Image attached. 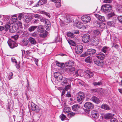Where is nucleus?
Segmentation results:
<instances>
[{"mask_svg":"<svg viewBox=\"0 0 122 122\" xmlns=\"http://www.w3.org/2000/svg\"><path fill=\"white\" fill-rule=\"evenodd\" d=\"M101 9L102 11L106 13H108L112 11V6L109 4L102 5V6Z\"/></svg>","mask_w":122,"mask_h":122,"instance_id":"f257e3e1","label":"nucleus"},{"mask_svg":"<svg viewBox=\"0 0 122 122\" xmlns=\"http://www.w3.org/2000/svg\"><path fill=\"white\" fill-rule=\"evenodd\" d=\"M74 64L73 61H67L65 63V67H70V68H68L67 70H69V72H72L75 70V68L71 67L74 65Z\"/></svg>","mask_w":122,"mask_h":122,"instance_id":"f03ea898","label":"nucleus"},{"mask_svg":"<svg viewBox=\"0 0 122 122\" xmlns=\"http://www.w3.org/2000/svg\"><path fill=\"white\" fill-rule=\"evenodd\" d=\"M85 97L84 93L82 92H79L78 94V96L77 97V101L80 102V103L81 104L83 101Z\"/></svg>","mask_w":122,"mask_h":122,"instance_id":"7ed1b4c3","label":"nucleus"},{"mask_svg":"<svg viewBox=\"0 0 122 122\" xmlns=\"http://www.w3.org/2000/svg\"><path fill=\"white\" fill-rule=\"evenodd\" d=\"M83 48L82 46L81 45H78L75 48V51L77 54H80L82 52Z\"/></svg>","mask_w":122,"mask_h":122,"instance_id":"20e7f679","label":"nucleus"},{"mask_svg":"<svg viewBox=\"0 0 122 122\" xmlns=\"http://www.w3.org/2000/svg\"><path fill=\"white\" fill-rule=\"evenodd\" d=\"M91 41L92 45L95 46L98 44L99 40L97 37L95 36H94L91 38Z\"/></svg>","mask_w":122,"mask_h":122,"instance_id":"39448f33","label":"nucleus"},{"mask_svg":"<svg viewBox=\"0 0 122 122\" xmlns=\"http://www.w3.org/2000/svg\"><path fill=\"white\" fill-rule=\"evenodd\" d=\"M7 43L9 46L11 48H13L17 46V43L11 39H9L7 41Z\"/></svg>","mask_w":122,"mask_h":122,"instance_id":"423d86ee","label":"nucleus"},{"mask_svg":"<svg viewBox=\"0 0 122 122\" xmlns=\"http://www.w3.org/2000/svg\"><path fill=\"white\" fill-rule=\"evenodd\" d=\"M90 35L88 34H84L82 37V41L84 43H87L88 42L90 39Z\"/></svg>","mask_w":122,"mask_h":122,"instance_id":"0eeeda50","label":"nucleus"},{"mask_svg":"<svg viewBox=\"0 0 122 122\" xmlns=\"http://www.w3.org/2000/svg\"><path fill=\"white\" fill-rule=\"evenodd\" d=\"M30 104L31 109L32 111L36 112H38L39 111L40 109L38 106L35 105L32 102H31Z\"/></svg>","mask_w":122,"mask_h":122,"instance_id":"6e6552de","label":"nucleus"},{"mask_svg":"<svg viewBox=\"0 0 122 122\" xmlns=\"http://www.w3.org/2000/svg\"><path fill=\"white\" fill-rule=\"evenodd\" d=\"M84 106L85 108L88 109H91L94 107L93 104L90 102H86L84 104Z\"/></svg>","mask_w":122,"mask_h":122,"instance_id":"1a4fd4ad","label":"nucleus"},{"mask_svg":"<svg viewBox=\"0 0 122 122\" xmlns=\"http://www.w3.org/2000/svg\"><path fill=\"white\" fill-rule=\"evenodd\" d=\"M51 1L54 2L55 3L56 7H59L61 6L60 0H51V1H50L48 4L49 6H51L50 5L51 4Z\"/></svg>","mask_w":122,"mask_h":122,"instance_id":"9d476101","label":"nucleus"},{"mask_svg":"<svg viewBox=\"0 0 122 122\" xmlns=\"http://www.w3.org/2000/svg\"><path fill=\"white\" fill-rule=\"evenodd\" d=\"M105 55L102 53L99 52L96 53V56L99 59L101 60H103L104 59Z\"/></svg>","mask_w":122,"mask_h":122,"instance_id":"9b49d317","label":"nucleus"},{"mask_svg":"<svg viewBox=\"0 0 122 122\" xmlns=\"http://www.w3.org/2000/svg\"><path fill=\"white\" fill-rule=\"evenodd\" d=\"M85 75L87 77L89 78L92 77L94 75L93 73L89 70H87L85 71Z\"/></svg>","mask_w":122,"mask_h":122,"instance_id":"f8f14e48","label":"nucleus"},{"mask_svg":"<svg viewBox=\"0 0 122 122\" xmlns=\"http://www.w3.org/2000/svg\"><path fill=\"white\" fill-rule=\"evenodd\" d=\"M81 19L83 22L87 23L90 21L91 18L90 16L85 15L82 16Z\"/></svg>","mask_w":122,"mask_h":122,"instance_id":"ddd939ff","label":"nucleus"},{"mask_svg":"<svg viewBox=\"0 0 122 122\" xmlns=\"http://www.w3.org/2000/svg\"><path fill=\"white\" fill-rule=\"evenodd\" d=\"M40 20L41 22H42L45 25L48 24L50 25V22L49 20L45 18L42 17L41 18Z\"/></svg>","mask_w":122,"mask_h":122,"instance_id":"4468645a","label":"nucleus"},{"mask_svg":"<svg viewBox=\"0 0 122 122\" xmlns=\"http://www.w3.org/2000/svg\"><path fill=\"white\" fill-rule=\"evenodd\" d=\"M94 62L95 64L98 66H102L103 65V63L102 61L96 59L94 60Z\"/></svg>","mask_w":122,"mask_h":122,"instance_id":"2eb2a0df","label":"nucleus"},{"mask_svg":"<svg viewBox=\"0 0 122 122\" xmlns=\"http://www.w3.org/2000/svg\"><path fill=\"white\" fill-rule=\"evenodd\" d=\"M69 80V79H67L66 78L64 77L63 78L61 82V85L63 86H66L68 84V80Z\"/></svg>","mask_w":122,"mask_h":122,"instance_id":"dca6fc26","label":"nucleus"},{"mask_svg":"<svg viewBox=\"0 0 122 122\" xmlns=\"http://www.w3.org/2000/svg\"><path fill=\"white\" fill-rule=\"evenodd\" d=\"M87 51L88 55L92 56L96 52V51L94 49H88Z\"/></svg>","mask_w":122,"mask_h":122,"instance_id":"f3484780","label":"nucleus"},{"mask_svg":"<svg viewBox=\"0 0 122 122\" xmlns=\"http://www.w3.org/2000/svg\"><path fill=\"white\" fill-rule=\"evenodd\" d=\"M28 40L31 44V45L33 46L36 44V42L34 38L30 37L28 39Z\"/></svg>","mask_w":122,"mask_h":122,"instance_id":"a211bd4d","label":"nucleus"},{"mask_svg":"<svg viewBox=\"0 0 122 122\" xmlns=\"http://www.w3.org/2000/svg\"><path fill=\"white\" fill-rule=\"evenodd\" d=\"M46 3V0H40L38 2V4L35 6V7H36L39 6H40L43 5L44 4H45Z\"/></svg>","mask_w":122,"mask_h":122,"instance_id":"6ab92c4d","label":"nucleus"},{"mask_svg":"<svg viewBox=\"0 0 122 122\" xmlns=\"http://www.w3.org/2000/svg\"><path fill=\"white\" fill-rule=\"evenodd\" d=\"M40 33L39 35L40 36L43 38L46 37L47 34V32L46 30L41 32Z\"/></svg>","mask_w":122,"mask_h":122,"instance_id":"aec40b11","label":"nucleus"},{"mask_svg":"<svg viewBox=\"0 0 122 122\" xmlns=\"http://www.w3.org/2000/svg\"><path fill=\"white\" fill-rule=\"evenodd\" d=\"M29 41L25 39L23 40H22L21 42V45L23 46H26L28 45Z\"/></svg>","mask_w":122,"mask_h":122,"instance_id":"412c9836","label":"nucleus"},{"mask_svg":"<svg viewBox=\"0 0 122 122\" xmlns=\"http://www.w3.org/2000/svg\"><path fill=\"white\" fill-rule=\"evenodd\" d=\"M18 29L17 26H16L15 25L12 26L11 28L10 29V32L12 33H14L16 32Z\"/></svg>","mask_w":122,"mask_h":122,"instance_id":"4be33fe9","label":"nucleus"},{"mask_svg":"<svg viewBox=\"0 0 122 122\" xmlns=\"http://www.w3.org/2000/svg\"><path fill=\"white\" fill-rule=\"evenodd\" d=\"M95 15L96 17L97 18L100 20L102 21H104L105 18L103 16L97 14H95Z\"/></svg>","mask_w":122,"mask_h":122,"instance_id":"5701e85b","label":"nucleus"},{"mask_svg":"<svg viewBox=\"0 0 122 122\" xmlns=\"http://www.w3.org/2000/svg\"><path fill=\"white\" fill-rule=\"evenodd\" d=\"M92 101L96 103H98L100 102V101L99 99L96 97H93L92 98Z\"/></svg>","mask_w":122,"mask_h":122,"instance_id":"b1692460","label":"nucleus"},{"mask_svg":"<svg viewBox=\"0 0 122 122\" xmlns=\"http://www.w3.org/2000/svg\"><path fill=\"white\" fill-rule=\"evenodd\" d=\"M102 108L107 110H109L110 108L109 106L106 104H103L101 106Z\"/></svg>","mask_w":122,"mask_h":122,"instance_id":"393cba45","label":"nucleus"},{"mask_svg":"<svg viewBox=\"0 0 122 122\" xmlns=\"http://www.w3.org/2000/svg\"><path fill=\"white\" fill-rule=\"evenodd\" d=\"M110 49L108 47L104 46L101 49V51L105 53H106L109 51Z\"/></svg>","mask_w":122,"mask_h":122,"instance_id":"a878e982","label":"nucleus"},{"mask_svg":"<svg viewBox=\"0 0 122 122\" xmlns=\"http://www.w3.org/2000/svg\"><path fill=\"white\" fill-rule=\"evenodd\" d=\"M37 27V26H30L28 28V30L30 32H32L34 31Z\"/></svg>","mask_w":122,"mask_h":122,"instance_id":"bb28decb","label":"nucleus"},{"mask_svg":"<svg viewBox=\"0 0 122 122\" xmlns=\"http://www.w3.org/2000/svg\"><path fill=\"white\" fill-rule=\"evenodd\" d=\"M18 17L16 15H13L11 17V20L13 22H16L17 20Z\"/></svg>","mask_w":122,"mask_h":122,"instance_id":"cd10ccee","label":"nucleus"},{"mask_svg":"<svg viewBox=\"0 0 122 122\" xmlns=\"http://www.w3.org/2000/svg\"><path fill=\"white\" fill-rule=\"evenodd\" d=\"M56 65L62 68H63L64 67H65V65L64 63H61L57 61H56Z\"/></svg>","mask_w":122,"mask_h":122,"instance_id":"c85d7f7f","label":"nucleus"},{"mask_svg":"<svg viewBox=\"0 0 122 122\" xmlns=\"http://www.w3.org/2000/svg\"><path fill=\"white\" fill-rule=\"evenodd\" d=\"M76 25L77 28L80 29L82 28L83 26V24L79 21L76 24Z\"/></svg>","mask_w":122,"mask_h":122,"instance_id":"c756f323","label":"nucleus"},{"mask_svg":"<svg viewBox=\"0 0 122 122\" xmlns=\"http://www.w3.org/2000/svg\"><path fill=\"white\" fill-rule=\"evenodd\" d=\"M79 108L80 106L77 105H74L72 106V109L74 111L77 110Z\"/></svg>","mask_w":122,"mask_h":122,"instance_id":"7c9ffc66","label":"nucleus"},{"mask_svg":"<svg viewBox=\"0 0 122 122\" xmlns=\"http://www.w3.org/2000/svg\"><path fill=\"white\" fill-rule=\"evenodd\" d=\"M85 62L87 63H91L92 62L91 57L89 56H88L85 59Z\"/></svg>","mask_w":122,"mask_h":122,"instance_id":"2f4dec72","label":"nucleus"},{"mask_svg":"<svg viewBox=\"0 0 122 122\" xmlns=\"http://www.w3.org/2000/svg\"><path fill=\"white\" fill-rule=\"evenodd\" d=\"M2 15L3 16V19L5 22H7V21L9 20L10 17L8 15Z\"/></svg>","mask_w":122,"mask_h":122,"instance_id":"473e14b6","label":"nucleus"},{"mask_svg":"<svg viewBox=\"0 0 122 122\" xmlns=\"http://www.w3.org/2000/svg\"><path fill=\"white\" fill-rule=\"evenodd\" d=\"M60 118L62 121H64L65 120H67V119L66 117V116L63 114H62L60 116Z\"/></svg>","mask_w":122,"mask_h":122,"instance_id":"72a5a7b5","label":"nucleus"},{"mask_svg":"<svg viewBox=\"0 0 122 122\" xmlns=\"http://www.w3.org/2000/svg\"><path fill=\"white\" fill-rule=\"evenodd\" d=\"M24 20L25 22L29 23L30 21V20L27 16H26L24 17Z\"/></svg>","mask_w":122,"mask_h":122,"instance_id":"f704fd0d","label":"nucleus"},{"mask_svg":"<svg viewBox=\"0 0 122 122\" xmlns=\"http://www.w3.org/2000/svg\"><path fill=\"white\" fill-rule=\"evenodd\" d=\"M70 109L69 107H66L64 109L63 112L65 113H67L70 112Z\"/></svg>","mask_w":122,"mask_h":122,"instance_id":"c9c22d12","label":"nucleus"},{"mask_svg":"<svg viewBox=\"0 0 122 122\" xmlns=\"http://www.w3.org/2000/svg\"><path fill=\"white\" fill-rule=\"evenodd\" d=\"M110 12L111 13H109L107 15V18L108 19H110L114 15V13L113 12H112V11Z\"/></svg>","mask_w":122,"mask_h":122,"instance_id":"e433bc0d","label":"nucleus"},{"mask_svg":"<svg viewBox=\"0 0 122 122\" xmlns=\"http://www.w3.org/2000/svg\"><path fill=\"white\" fill-rule=\"evenodd\" d=\"M96 26L98 27H100L101 28H102V26L104 25V24L103 23V22H97V23L96 24Z\"/></svg>","mask_w":122,"mask_h":122,"instance_id":"4c0bfd02","label":"nucleus"},{"mask_svg":"<svg viewBox=\"0 0 122 122\" xmlns=\"http://www.w3.org/2000/svg\"><path fill=\"white\" fill-rule=\"evenodd\" d=\"M44 30H45L43 28L42 26L41 25H40L38 26V31L39 32H40Z\"/></svg>","mask_w":122,"mask_h":122,"instance_id":"58836bf2","label":"nucleus"},{"mask_svg":"<svg viewBox=\"0 0 122 122\" xmlns=\"http://www.w3.org/2000/svg\"><path fill=\"white\" fill-rule=\"evenodd\" d=\"M100 33V31L98 30H94L93 31V34L95 36H97Z\"/></svg>","mask_w":122,"mask_h":122,"instance_id":"ea45409f","label":"nucleus"},{"mask_svg":"<svg viewBox=\"0 0 122 122\" xmlns=\"http://www.w3.org/2000/svg\"><path fill=\"white\" fill-rule=\"evenodd\" d=\"M117 10L119 12H122V5H118L117 7Z\"/></svg>","mask_w":122,"mask_h":122,"instance_id":"a19ab883","label":"nucleus"},{"mask_svg":"<svg viewBox=\"0 0 122 122\" xmlns=\"http://www.w3.org/2000/svg\"><path fill=\"white\" fill-rule=\"evenodd\" d=\"M68 42L70 45L72 46H76V43L75 42L71 40L68 41Z\"/></svg>","mask_w":122,"mask_h":122,"instance_id":"79ce46f5","label":"nucleus"},{"mask_svg":"<svg viewBox=\"0 0 122 122\" xmlns=\"http://www.w3.org/2000/svg\"><path fill=\"white\" fill-rule=\"evenodd\" d=\"M65 87L64 88V89L66 91H68L71 87V85L70 84H68L65 86Z\"/></svg>","mask_w":122,"mask_h":122,"instance_id":"37998d69","label":"nucleus"},{"mask_svg":"<svg viewBox=\"0 0 122 122\" xmlns=\"http://www.w3.org/2000/svg\"><path fill=\"white\" fill-rule=\"evenodd\" d=\"M56 79H58L59 81L62 80L63 79L62 75L61 74H59L58 75V76H57L56 78Z\"/></svg>","mask_w":122,"mask_h":122,"instance_id":"c03bdc74","label":"nucleus"},{"mask_svg":"<svg viewBox=\"0 0 122 122\" xmlns=\"http://www.w3.org/2000/svg\"><path fill=\"white\" fill-rule=\"evenodd\" d=\"M112 116V115L111 114L108 113L105 115V117L106 118L110 119L111 118Z\"/></svg>","mask_w":122,"mask_h":122,"instance_id":"a18cd8bd","label":"nucleus"},{"mask_svg":"<svg viewBox=\"0 0 122 122\" xmlns=\"http://www.w3.org/2000/svg\"><path fill=\"white\" fill-rule=\"evenodd\" d=\"M107 25L110 26H113L114 23L113 21H108L107 22Z\"/></svg>","mask_w":122,"mask_h":122,"instance_id":"49530a36","label":"nucleus"},{"mask_svg":"<svg viewBox=\"0 0 122 122\" xmlns=\"http://www.w3.org/2000/svg\"><path fill=\"white\" fill-rule=\"evenodd\" d=\"M67 36L73 38L74 37V36L73 33L71 32H68L67 34Z\"/></svg>","mask_w":122,"mask_h":122,"instance_id":"de8ad7c7","label":"nucleus"},{"mask_svg":"<svg viewBox=\"0 0 122 122\" xmlns=\"http://www.w3.org/2000/svg\"><path fill=\"white\" fill-rule=\"evenodd\" d=\"M17 17L18 16V18L19 20H20L22 17L24 18L23 14L21 13L19 14H17Z\"/></svg>","mask_w":122,"mask_h":122,"instance_id":"09e8293b","label":"nucleus"},{"mask_svg":"<svg viewBox=\"0 0 122 122\" xmlns=\"http://www.w3.org/2000/svg\"><path fill=\"white\" fill-rule=\"evenodd\" d=\"M100 89L99 88H96L92 89L91 90L92 92H97L98 93L99 92Z\"/></svg>","mask_w":122,"mask_h":122,"instance_id":"8fccbe9b","label":"nucleus"},{"mask_svg":"<svg viewBox=\"0 0 122 122\" xmlns=\"http://www.w3.org/2000/svg\"><path fill=\"white\" fill-rule=\"evenodd\" d=\"M102 83L100 82H94L93 84L94 86L100 85L102 84Z\"/></svg>","mask_w":122,"mask_h":122,"instance_id":"3c124183","label":"nucleus"},{"mask_svg":"<svg viewBox=\"0 0 122 122\" xmlns=\"http://www.w3.org/2000/svg\"><path fill=\"white\" fill-rule=\"evenodd\" d=\"M75 113L73 112H71L69 113H68V115L69 117H71L73 116H74L75 115Z\"/></svg>","mask_w":122,"mask_h":122,"instance_id":"603ef678","label":"nucleus"},{"mask_svg":"<svg viewBox=\"0 0 122 122\" xmlns=\"http://www.w3.org/2000/svg\"><path fill=\"white\" fill-rule=\"evenodd\" d=\"M13 75V73L12 72H10L9 73V75L8 76V78L9 80H10V79L12 78V76Z\"/></svg>","mask_w":122,"mask_h":122,"instance_id":"864d4df0","label":"nucleus"},{"mask_svg":"<svg viewBox=\"0 0 122 122\" xmlns=\"http://www.w3.org/2000/svg\"><path fill=\"white\" fill-rule=\"evenodd\" d=\"M118 20L121 23H122V15L119 16L117 17Z\"/></svg>","mask_w":122,"mask_h":122,"instance_id":"5fc2aeb1","label":"nucleus"},{"mask_svg":"<svg viewBox=\"0 0 122 122\" xmlns=\"http://www.w3.org/2000/svg\"><path fill=\"white\" fill-rule=\"evenodd\" d=\"M66 97H71V95L70 93V92L68 91L67 92V93L66 94Z\"/></svg>","mask_w":122,"mask_h":122,"instance_id":"6e6d98bb","label":"nucleus"},{"mask_svg":"<svg viewBox=\"0 0 122 122\" xmlns=\"http://www.w3.org/2000/svg\"><path fill=\"white\" fill-rule=\"evenodd\" d=\"M10 27V25L7 24H6L4 27V29L6 30H8Z\"/></svg>","mask_w":122,"mask_h":122,"instance_id":"4d7b16f0","label":"nucleus"},{"mask_svg":"<svg viewBox=\"0 0 122 122\" xmlns=\"http://www.w3.org/2000/svg\"><path fill=\"white\" fill-rule=\"evenodd\" d=\"M66 91L64 88L62 90V91H61V96H63L65 93Z\"/></svg>","mask_w":122,"mask_h":122,"instance_id":"13d9d810","label":"nucleus"},{"mask_svg":"<svg viewBox=\"0 0 122 122\" xmlns=\"http://www.w3.org/2000/svg\"><path fill=\"white\" fill-rule=\"evenodd\" d=\"M41 13L42 14L45 15L46 16H48L49 18H50L51 16L50 15V14L49 13H47L44 11H42Z\"/></svg>","mask_w":122,"mask_h":122,"instance_id":"bf43d9fd","label":"nucleus"},{"mask_svg":"<svg viewBox=\"0 0 122 122\" xmlns=\"http://www.w3.org/2000/svg\"><path fill=\"white\" fill-rule=\"evenodd\" d=\"M87 51H86L84 54H81L80 55V56L81 57H83L86 56L88 55V54L87 53Z\"/></svg>","mask_w":122,"mask_h":122,"instance_id":"052dcab7","label":"nucleus"},{"mask_svg":"<svg viewBox=\"0 0 122 122\" xmlns=\"http://www.w3.org/2000/svg\"><path fill=\"white\" fill-rule=\"evenodd\" d=\"M50 25H45L47 27L46 28V29L47 30H49L50 28V26L51 25V23L50 22Z\"/></svg>","mask_w":122,"mask_h":122,"instance_id":"680f3d73","label":"nucleus"},{"mask_svg":"<svg viewBox=\"0 0 122 122\" xmlns=\"http://www.w3.org/2000/svg\"><path fill=\"white\" fill-rule=\"evenodd\" d=\"M39 22V20L37 19L33 20H32V22L34 23H37Z\"/></svg>","mask_w":122,"mask_h":122,"instance_id":"e2e57ef3","label":"nucleus"},{"mask_svg":"<svg viewBox=\"0 0 122 122\" xmlns=\"http://www.w3.org/2000/svg\"><path fill=\"white\" fill-rule=\"evenodd\" d=\"M18 36H17L15 35L12 36V39H14L15 40H16L18 38Z\"/></svg>","mask_w":122,"mask_h":122,"instance_id":"0e129e2a","label":"nucleus"},{"mask_svg":"<svg viewBox=\"0 0 122 122\" xmlns=\"http://www.w3.org/2000/svg\"><path fill=\"white\" fill-rule=\"evenodd\" d=\"M34 16L35 18H41L40 16L37 14L34 15Z\"/></svg>","mask_w":122,"mask_h":122,"instance_id":"69168bd1","label":"nucleus"},{"mask_svg":"<svg viewBox=\"0 0 122 122\" xmlns=\"http://www.w3.org/2000/svg\"><path fill=\"white\" fill-rule=\"evenodd\" d=\"M60 73H59L56 72L54 74V76L56 78H57V76H58V75Z\"/></svg>","mask_w":122,"mask_h":122,"instance_id":"338daca9","label":"nucleus"},{"mask_svg":"<svg viewBox=\"0 0 122 122\" xmlns=\"http://www.w3.org/2000/svg\"><path fill=\"white\" fill-rule=\"evenodd\" d=\"M110 122H118V120L115 119H112L110 120Z\"/></svg>","mask_w":122,"mask_h":122,"instance_id":"774afa93","label":"nucleus"}]
</instances>
